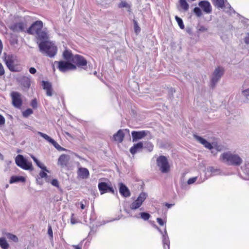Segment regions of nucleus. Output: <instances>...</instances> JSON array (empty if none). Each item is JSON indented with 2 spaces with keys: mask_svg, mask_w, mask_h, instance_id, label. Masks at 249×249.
Returning <instances> with one entry per match:
<instances>
[{
  "mask_svg": "<svg viewBox=\"0 0 249 249\" xmlns=\"http://www.w3.org/2000/svg\"><path fill=\"white\" fill-rule=\"evenodd\" d=\"M148 134H150V132L149 131H133L131 132L133 142H136L139 140L142 139Z\"/></svg>",
  "mask_w": 249,
  "mask_h": 249,
  "instance_id": "nucleus-16",
  "label": "nucleus"
},
{
  "mask_svg": "<svg viewBox=\"0 0 249 249\" xmlns=\"http://www.w3.org/2000/svg\"><path fill=\"white\" fill-rule=\"evenodd\" d=\"M124 134L122 129L119 130L116 133L113 135V138L114 141L119 143L122 142L124 139Z\"/></svg>",
  "mask_w": 249,
  "mask_h": 249,
  "instance_id": "nucleus-22",
  "label": "nucleus"
},
{
  "mask_svg": "<svg viewBox=\"0 0 249 249\" xmlns=\"http://www.w3.org/2000/svg\"><path fill=\"white\" fill-rule=\"evenodd\" d=\"M43 26L41 21H36L27 29V32L29 34L35 35L36 41L47 39L49 35L46 31L42 30Z\"/></svg>",
  "mask_w": 249,
  "mask_h": 249,
  "instance_id": "nucleus-2",
  "label": "nucleus"
},
{
  "mask_svg": "<svg viewBox=\"0 0 249 249\" xmlns=\"http://www.w3.org/2000/svg\"><path fill=\"white\" fill-rule=\"evenodd\" d=\"M86 202H87V200H85V199H83L81 202H80V208L82 210H83V209H84L85 208V204H86Z\"/></svg>",
  "mask_w": 249,
  "mask_h": 249,
  "instance_id": "nucleus-44",
  "label": "nucleus"
},
{
  "mask_svg": "<svg viewBox=\"0 0 249 249\" xmlns=\"http://www.w3.org/2000/svg\"><path fill=\"white\" fill-rule=\"evenodd\" d=\"M199 7H196L194 11L197 16L201 15V10H203L205 14H210L212 11V7L210 3L207 1H202L199 3Z\"/></svg>",
  "mask_w": 249,
  "mask_h": 249,
  "instance_id": "nucleus-8",
  "label": "nucleus"
},
{
  "mask_svg": "<svg viewBox=\"0 0 249 249\" xmlns=\"http://www.w3.org/2000/svg\"><path fill=\"white\" fill-rule=\"evenodd\" d=\"M176 21H177L178 26L181 29H184L185 28L184 25L183 24V21L182 19L179 17H175Z\"/></svg>",
  "mask_w": 249,
  "mask_h": 249,
  "instance_id": "nucleus-35",
  "label": "nucleus"
},
{
  "mask_svg": "<svg viewBox=\"0 0 249 249\" xmlns=\"http://www.w3.org/2000/svg\"><path fill=\"white\" fill-rule=\"evenodd\" d=\"M37 134L40 135L41 137L43 138L46 141L50 142L52 143L53 146L57 149L59 151H64L65 149L62 147H61L56 142H55L54 140L50 137L48 135L46 134L43 133L41 132H38Z\"/></svg>",
  "mask_w": 249,
  "mask_h": 249,
  "instance_id": "nucleus-15",
  "label": "nucleus"
},
{
  "mask_svg": "<svg viewBox=\"0 0 249 249\" xmlns=\"http://www.w3.org/2000/svg\"><path fill=\"white\" fill-rule=\"evenodd\" d=\"M162 243L164 249H169L170 241L166 230L162 235Z\"/></svg>",
  "mask_w": 249,
  "mask_h": 249,
  "instance_id": "nucleus-24",
  "label": "nucleus"
},
{
  "mask_svg": "<svg viewBox=\"0 0 249 249\" xmlns=\"http://www.w3.org/2000/svg\"><path fill=\"white\" fill-rule=\"evenodd\" d=\"M15 161L18 166L24 170L33 169L32 163L28 162L21 155H18L16 157Z\"/></svg>",
  "mask_w": 249,
  "mask_h": 249,
  "instance_id": "nucleus-9",
  "label": "nucleus"
},
{
  "mask_svg": "<svg viewBox=\"0 0 249 249\" xmlns=\"http://www.w3.org/2000/svg\"><path fill=\"white\" fill-rule=\"evenodd\" d=\"M99 190L101 195L107 193H111L114 194L115 191L114 189L111 185H108L107 183L104 182H99L98 185Z\"/></svg>",
  "mask_w": 249,
  "mask_h": 249,
  "instance_id": "nucleus-13",
  "label": "nucleus"
},
{
  "mask_svg": "<svg viewBox=\"0 0 249 249\" xmlns=\"http://www.w3.org/2000/svg\"><path fill=\"white\" fill-rule=\"evenodd\" d=\"M3 61L10 71L19 72L22 68L17 56L13 54H4Z\"/></svg>",
  "mask_w": 249,
  "mask_h": 249,
  "instance_id": "nucleus-3",
  "label": "nucleus"
},
{
  "mask_svg": "<svg viewBox=\"0 0 249 249\" xmlns=\"http://www.w3.org/2000/svg\"><path fill=\"white\" fill-rule=\"evenodd\" d=\"M76 221L75 220V219H74L73 217H71V223L72 224H75V223H76Z\"/></svg>",
  "mask_w": 249,
  "mask_h": 249,
  "instance_id": "nucleus-53",
  "label": "nucleus"
},
{
  "mask_svg": "<svg viewBox=\"0 0 249 249\" xmlns=\"http://www.w3.org/2000/svg\"><path fill=\"white\" fill-rule=\"evenodd\" d=\"M0 246L2 249H8L9 244L7 243L6 239L4 238H0Z\"/></svg>",
  "mask_w": 249,
  "mask_h": 249,
  "instance_id": "nucleus-32",
  "label": "nucleus"
},
{
  "mask_svg": "<svg viewBox=\"0 0 249 249\" xmlns=\"http://www.w3.org/2000/svg\"><path fill=\"white\" fill-rule=\"evenodd\" d=\"M220 160L230 165L239 166L242 162V159L238 155L233 154L230 152L222 154Z\"/></svg>",
  "mask_w": 249,
  "mask_h": 249,
  "instance_id": "nucleus-4",
  "label": "nucleus"
},
{
  "mask_svg": "<svg viewBox=\"0 0 249 249\" xmlns=\"http://www.w3.org/2000/svg\"><path fill=\"white\" fill-rule=\"evenodd\" d=\"M11 44H15V43L17 44V43H18V40L16 39L15 40V41H11Z\"/></svg>",
  "mask_w": 249,
  "mask_h": 249,
  "instance_id": "nucleus-54",
  "label": "nucleus"
},
{
  "mask_svg": "<svg viewBox=\"0 0 249 249\" xmlns=\"http://www.w3.org/2000/svg\"><path fill=\"white\" fill-rule=\"evenodd\" d=\"M48 232L50 236L53 237V231L51 226L49 227Z\"/></svg>",
  "mask_w": 249,
  "mask_h": 249,
  "instance_id": "nucleus-49",
  "label": "nucleus"
},
{
  "mask_svg": "<svg viewBox=\"0 0 249 249\" xmlns=\"http://www.w3.org/2000/svg\"><path fill=\"white\" fill-rule=\"evenodd\" d=\"M43 88L46 91V94L47 96H51L53 94V89L52 85L48 81H42Z\"/></svg>",
  "mask_w": 249,
  "mask_h": 249,
  "instance_id": "nucleus-21",
  "label": "nucleus"
},
{
  "mask_svg": "<svg viewBox=\"0 0 249 249\" xmlns=\"http://www.w3.org/2000/svg\"><path fill=\"white\" fill-rule=\"evenodd\" d=\"M54 65H56L57 69L62 72H65L69 71L75 70V66L71 62L67 61H55L53 65V71H55Z\"/></svg>",
  "mask_w": 249,
  "mask_h": 249,
  "instance_id": "nucleus-5",
  "label": "nucleus"
},
{
  "mask_svg": "<svg viewBox=\"0 0 249 249\" xmlns=\"http://www.w3.org/2000/svg\"><path fill=\"white\" fill-rule=\"evenodd\" d=\"M21 85L25 88L29 89L31 86L30 79L26 76H23L20 79Z\"/></svg>",
  "mask_w": 249,
  "mask_h": 249,
  "instance_id": "nucleus-27",
  "label": "nucleus"
},
{
  "mask_svg": "<svg viewBox=\"0 0 249 249\" xmlns=\"http://www.w3.org/2000/svg\"><path fill=\"white\" fill-rule=\"evenodd\" d=\"M7 237L14 242H18V238L14 234L8 233L6 234Z\"/></svg>",
  "mask_w": 249,
  "mask_h": 249,
  "instance_id": "nucleus-33",
  "label": "nucleus"
},
{
  "mask_svg": "<svg viewBox=\"0 0 249 249\" xmlns=\"http://www.w3.org/2000/svg\"><path fill=\"white\" fill-rule=\"evenodd\" d=\"M5 120L4 117L0 114V125L5 124Z\"/></svg>",
  "mask_w": 249,
  "mask_h": 249,
  "instance_id": "nucleus-47",
  "label": "nucleus"
},
{
  "mask_svg": "<svg viewBox=\"0 0 249 249\" xmlns=\"http://www.w3.org/2000/svg\"><path fill=\"white\" fill-rule=\"evenodd\" d=\"M133 23L135 32L137 35H138L141 31V28L139 26L136 20H133Z\"/></svg>",
  "mask_w": 249,
  "mask_h": 249,
  "instance_id": "nucleus-36",
  "label": "nucleus"
},
{
  "mask_svg": "<svg viewBox=\"0 0 249 249\" xmlns=\"http://www.w3.org/2000/svg\"><path fill=\"white\" fill-rule=\"evenodd\" d=\"M205 30V29L204 28H200V29H199V30H200V31H204Z\"/></svg>",
  "mask_w": 249,
  "mask_h": 249,
  "instance_id": "nucleus-55",
  "label": "nucleus"
},
{
  "mask_svg": "<svg viewBox=\"0 0 249 249\" xmlns=\"http://www.w3.org/2000/svg\"><path fill=\"white\" fill-rule=\"evenodd\" d=\"M141 217L144 220H147L150 218V214L145 212H142L140 213Z\"/></svg>",
  "mask_w": 249,
  "mask_h": 249,
  "instance_id": "nucleus-37",
  "label": "nucleus"
},
{
  "mask_svg": "<svg viewBox=\"0 0 249 249\" xmlns=\"http://www.w3.org/2000/svg\"><path fill=\"white\" fill-rule=\"evenodd\" d=\"M31 157L34 162L36 163V165L43 170V171H41L39 173L40 177L41 178H46L47 177V174L45 171L49 172V171L47 169L46 166L38 160L34 156H32Z\"/></svg>",
  "mask_w": 249,
  "mask_h": 249,
  "instance_id": "nucleus-17",
  "label": "nucleus"
},
{
  "mask_svg": "<svg viewBox=\"0 0 249 249\" xmlns=\"http://www.w3.org/2000/svg\"><path fill=\"white\" fill-rule=\"evenodd\" d=\"M151 147H152V148L153 149V145H151Z\"/></svg>",
  "mask_w": 249,
  "mask_h": 249,
  "instance_id": "nucleus-56",
  "label": "nucleus"
},
{
  "mask_svg": "<svg viewBox=\"0 0 249 249\" xmlns=\"http://www.w3.org/2000/svg\"><path fill=\"white\" fill-rule=\"evenodd\" d=\"M157 165L162 173H168L170 170V165L164 156L161 155L157 158Z\"/></svg>",
  "mask_w": 249,
  "mask_h": 249,
  "instance_id": "nucleus-6",
  "label": "nucleus"
},
{
  "mask_svg": "<svg viewBox=\"0 0 249 249\" xmlns=\"http://www.w3.org/2000/svg\"><path fill=\"white\" fill-rule=\"evenodd\" d=\"M29 72L31 73V74H35L36 73V69L34 68V67H31L29 69Z\"/></svg>",
  "mask_w": 249,
  "mask_h": 249,
  "instance_id": "nucleus-48",
  "label": "nucleus"
},
{
  "mask_svg": "<svg viewBox=\"0 0 249 249\" xmlns=\"http://www.w3.org/2000/svg\"><path fill=\"white\" fill-rule=\"evenodd\" d=\"M5 74L4 68L1 63H0V76L3 75Z\"/></svg>",
  "mask_w": 249,
  "mask_h": 249,
  "instance_id": "nucleus-41",
  "label": "nucleus"
},
{
  "mask_svg": "<svg viewBox=\"0 0 249 249\" xmlns=\"http://www.w3.org/2000/svg\"><path fill=\"white\" fill-rule=\"evenodd\" d=\"M10 29L14 32H22L27 31V26L25 22L20 21L12 24Z\"/></svg>",
  "mask_w": 249,
  "mask_h": 249,
  "instance_id": "nucleus-14",
  "label": "nucleus"
},
{
  "mask_svg": "<svg viewBox=\"0 0 249 249\" xmlns=\"http://www.w3.org/2000/svg\"><path fill=\"white\" fill-rule=\"evenodd\" d=\"M165 206H166L168 208H170L172 207V206H173V204L166 203H165Z\"/></svg>",
  "mask_w": 249,
  "mask_h": 249,
  "instance_id": "nucleus-52",
  "label": "nucleus"
},
{
  "mask_svg": "<svg viewBox=\"0 0 249 249\" xmlns=\"http://www.w3.org/2000/svg\"><path fill=\"white\" fill-rule=\"evenodd\" d=\"M140 206L141 205L134 201L131 204L130 208L131 210H136L139 208Z\"/></svg>",
  "mask_w": 249,
  "mask_h": 249,
  "instance_id": "nucleus-38",
  "label": "nucleus"
},
{
  "mask_svg": "<svg viewBox=\"0 0 249 249\" xmlns=\"http://www.w3.org/2000/svg\"><path fill=\"white\" fill-rule=\"evenodd\" d=\"M243 94L246 97L249 96V88L242 91Z\"/></svg>",
  "mask_w": 249,
  "mask_h": 249,
  "instance_id": "nucleus-46",
  "label": "nucleus"
},
{
  "mask_svg": "<svg viewBox=\"0 0 249 249\" xmlns=\"http://www.w3.org/2000/svg\"><path fill=\"white\" fill-rule=\"evenodd\" d=\"M33 113V110L31 108H28L22 112V115L23 117L27 118L30 115L32 114Z\"/></svg>",
  "mask_w": 249,
  "mask_h": 249,
  "instance_id": "nucleus-34",
  "label": "nucleus"
},
{
  "mask_svg": "<svg viewBox=\"0 0 249 249\" xmlns=\"http://www.w3.org/2000/svg\"><path fill=\"white\" fill-rule=\"evenodd\" d=\"M214 3L216 6L218 8H223L224 7V11L227 14L232 15L235 14V11L231 8V6L229 5H224V0H213Z\"/></svg>",
  "mask_w": 249,
  "mask_h": 249,
  "instance_id": "nucleus-12",
  "label": "nucleus"
},
{
  "mask_svg": "<svg viewBox=\"0 0 249 249\" xmlns=\"http://www.w3.org/2000/svg\"><path fill=\"white\" fill-rule=\"evenodd\" d=\"M118 6L121 8H125L126 10L129 11L131 9V5L130 3L126 2V1H122L118 4Z\"/></svg>",
  "mask_w": 249,
  "mask_h": 249,
  "instance_id": "nucleus-30",
  "label": "nucleus"
},
{
  "mask_svg": "<svg viewBox=\"0 0 249 249\" xmlns=\"http://www.w3.org/2000/svg\"><path fill=\"white\" fill-rule=\"evenodd\" d=\"M40 52L50 57H54L56 54L57 48L54 44L49 40V36L47 39L36 41Z\"/></svg>",
  "mask_w": 249,
  "mask_h": 249,
  "instance_id": "nucleus-1",
  "label": "nucleus"
},
{
  "mask_svg": "<svg viewBox=\"0 0 249 249\" xmlns=\"http://www.w3.org/2000/svg\"><path fill=\"white\" fill-rule=\"evenodd\" d=\"M224 73V69L223 68L218 67L214 70L213 77L211 79V87L213 88L217 82L219 80L221 76Z\"/></svg>",
  "mask_w": 249,
  "mask_h": 249,
  "instance_id": "nucleus-11",
  "label": "nucleus"
},
{
  "mask_svg": "<svg viewBox=\"0 0 249 249\" xmlns=\"http://www.w3.org/2000/svg\"><path fill=\"white\" fill-rule=\"evenodd\" d=\"M147 195L146 193L142 192L141 193L136 200H135V202L138 203L140 205H142L143 201L146 198Z\"/></svg>",
  "mask_w": 249,
  "mask_h": 249,
  "instance_id": "nucleus-28",
  "label": "nucleus"
},
{
  "mask_svg": "<svg viewBox=\"0 0 249 249\" xmlns=\"http://www.w3.org/2000/svg\"><path fill=\"white\" fill-rule=\"evenodd\" d=\"M178 5L184 11H187L189 8V5L187 2L186 0H179Z\"/></svg>",
  "mask_w": 249,
  "mask_h": 249,
  "instance_id": "nucleus-31",
  "label": "nucleus"
},
{
  "mask_svg": "<svg viewBox=\"0 0 249 249\" xmlns=\"http://www.w3.org/2000/svg\"><path fill=\"white\" fill-rule=\"evenodd\" d=\"M25 180V179L23 177L13 176L11 177L9 182L10 183H13L18 181L24 182Z\"/></svg>",
  "mask_w": 249,
  "mask_h": 249,
  "instance_id": "nucleus-29",
  "label": "nucleus"
},
{
  "mask_svg": "<svg viewBox=\"0 0 249 249\" xmlns=\"http://www.w3.org/2000/svg\"><path fill=\"white\" fill-rule=\"evenodd\" d=\"M74 55L72 54L71 51L68 50H65L63 53V57L67 61L72 62Z\"/></svg>",
  "mask_w": 249,
  "mask_h": 249,
  "instance_id": "nucleus-25",
  "label": "nucleus"
},
{
  "mask_svg": "<svg viewBox=\"0 0 249 249\" xmlns=\"http://www.w3.org/2000/svg\"><path fill=\"white\" fill-rule=\"evenodd\" d=\"M157 221L160 226H163L165 223L164 220L160 218H157Z\"/></svg>",
  "mask_w": 249,
  "mask_h": 249,
  "instance_id": "nucleus-45",
  "label": "nucleus"
},
{
  "mask_svg": "<svg viewBox=\"0 0 249 249\" xmlns=\"http://www.w3.org/2000/svg\"><path fill=\"white\" fill-rule=\"evenodd\" d=\"M119 192L122 196L125 197H129L131 195L128 188L123 183H120Z\"/></svg>",
  "mask_w": 249,
  "mask_h": 249,
  "instance_id": "nucleus-20",
  "label": "nucleus"
},
{
  "mask_svg": "<svg viewBox=\"0 0 249 249\" xmlns=\"http://www.w3.org/2000/svg\"><path fill=\"white\" fill-rule=\"evenodd\" d=\"M31 106L34 108H36L37 107V100L36 99H34L32 100L31 103Z\"/></svg>",
  "mask_w": 249,
  "mask_h": 249,
  "instance_id": "nucleus-39",
  "label": "nucleus"
},
{
  "mask_svg": "<svg viewBox=\"0 0 249 249\" xmlns=\"http://www.w3.org/2000/svg\"><path fill=\"white\" fill-rule=\"evenodd\" d=\"M77 176L80 178L86 179L89 177V172L87 168L80 167L77 170Z\"/></svg>",
  "mask_w": 249,
  "mask_h": 249,
  "instance_id": "nucleus-19",
  "label": "nucleus"
},
{
  "mask_svg": "<svg viewBox=\"0 0 249 249\" xmlns=\"http://www.w3.org/2000/svg\"><path fill=\"white\" fill-rule=\"evenodd\" d=\"M196 179H197L196 177L190 178L188 180L187 183L188 184H193L196 180Z\"/></svg>",
  "mask_w": 249,
  "mask_h": 249,
  "instance_id": "nucleus-43",
  "label": "nucleus"
},
{
  "mask_svg": "<svg viewBox=\"0 0 249 249\" xmlns=\"http://www.w3.org/2000/svg\"><path fill=\"white\" fill-rule=\"evenodd\" d=\"M73 247L75 249H81V246H79V245H73Z\"/></svg>",
  "mask_w": 249,
  "mask_h": 249,
  "instance_id": "nucleus-51",
  "label": "nucleus"
},
{
  "mask_svg": "<svg viewBox=\"0 0 249 249\" xmlns=\"http://www.w3.org/2000/svg\"><path fill=\"white\" fill-rule=\"evenodd\" d=\"M195 137L198 141H199V142L202 144L206 148L209 149H212L213 148L211 143L208 142L204 139H203V138L196 135H195Z\"/></svg>",
  "mask_w": 249,
  "mask_h": 249,
  "instance_id": "nucleus-23",
  "label": "nucleus"
},
{
  "mask_svg": "<svg viewBox=\"0 0 249 249\" xmlns=\"http://www.w3.org/2000/svg\"><path fill=\"white\" fill-rule=\"evenodd\" d=\"M3 49V45L1 40L0 39V55L1 53L2 50Z\"/></svg>",
  "mask_w": 249,
  "mask_h": 249,
  "instance_id": "nucleus-50",
  "label": "nucleus"
},
{
  "mask_svg": "<svg viewBox=\"0 0 249 249\" xmlns=\"http://www.w3.org/2000/svg\"><path fill=\"white\" fill-rule=\"evenodd\" d=\"M143 148V143L142 142H139L131 147L130 149V153L134 155L136 154L139 150Z\"/></svg>",
  "mask_w": 249,
  "mask_h": 249,
  "instance_id": "nucleus-26",
  "label": "nucleus"
},
{
  "mask_svg": "<svg viewBox=\"0 0 249 249\" xmlns=\"http://www.w3.org/2000/svg\"><path fill=\"white\" fill-rule=\"evenodd\" d=\"M51 184L55 187H59V182L56 179H53L51 181Z\"/></svg>",
  "mask_w": 249,
  "mask_h": 249,
  "instance_id": "nucleus-42",
  "label": "nucleus"
},
{
  "mask_svg": "<svg viewBox=\"0 0 249 249\" xmlns=\"http://www.w3.org/2000/svg\"><path fill=\"white\" fill-rule=\"evenodd\" d=\"M71 63L75 66L76 69L77 68L84 70H86L87 69V60L82 55L79 54L74 55L72 58Z\"/></svg>",
  "mask_w": 249,
  "mask_h": 249,
  "instance_id": "nucleus-7",
  "label": "nucleus"
},
{
  "mask_svg": "<svg viewBox=\"0 0 249 249\" xmlns=\"http://www.w3.org/2000/svg\"><path fill=\"white\" fill-rule=\"evenodd\" d=\"M244 41L246 44H249V32L246 34V36L244 38Z\"/></svg>",
  "mask_w": 249,
  "mask_h": 249,
  "instance_id": "nucleus-40",
  "label": "nucleus"
},
{
  "mask_svg": "<svg viewBox=\"0 0 249 249\" xmlns=\"http://www.w3.org/2000/svg\"><path fill=\"white\" fill-rule=\"evenodd\" d=\"M13 106L17 108H20L22 105L21 95L17 91H12L10 94Z\"/></svg>",
  "mask_w": 249,
  "mask_h": 249,
  "instance_id": "nucleus-10",
  "label": "nucleus"
},
{
  "mask_svg": "<svg viewBox=\"0 0 249 249\" xmlns=\"http://www.w3.org/2000/svg\"><path fill=\"white\" fill-rule=\"evenodd\" d=\"M70 160L69 155L63 154L60 156L58 159L57 164L62 167L68 166Z\"/></svg>",
  "mask_w": 249,
  "mask_h": 249,
  "instance_id": "nucleus-18",
  "label": "nucleus"
}]
</instances>
